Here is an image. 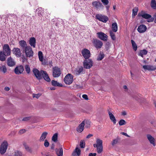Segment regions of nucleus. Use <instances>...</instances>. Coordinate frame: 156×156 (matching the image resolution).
<instances>
[{
    "instance_id": "obj_1",
    "label": "nucleus",
    "mask_w": 156,
    "mask_h": 156,
    "mask_svg": "<svg viewBox=\"0 0 156 156\" xmlns=\"http://www.w3.org/2000/svg\"><path fill=\"white\" fill-rule=\"evenodd\" d=\"M102 140L99 138L96 139V144H93L94 147L97 148V151L98 154L101 153L103 151V147Z\"/></svg>"
},
{
    "instance_id": "obj_2",
    "label": "nucleus",
    "mask_w": 156,
    "mask_h": 156,
    "mask_svg": "<svg viewBox=\"0 0 156 156\" xmlns=\"http://www.w3.org/2000/svg\"><path fill=\"white\" fill-rule=\"evenodd\" d=\"M138 15L144 19H147V21L148 22H152L154 21V18L152 17L151 15L147 13H144L143 11H141V13H139Z\"/></svg>"
},
{
    "instance_id": "obj_3",
    "label": "nucleus",
    "mask_w": 156,
    "mask_h": 156,
    "mask_svg": "<svg viewBox=\"0 0 156 156\" xmlns=\"http://www.w3.org/2000/svg\"><path fill=\"white\" fill-rule=\"evenodd\" d=\"M65 83L66 84L70 85L73 81V75L70 73L66 75L64 79Z\"/></svg>"
},
{
    "instance_id": "obj_4",
    "label": "nucleus",
    "mask_w": 156,
    "mask_h": 156,
    "mask_svg": "<svg viewBox=\"0 0 156 156\" xmlns=\"http://www.w3.org/2000/svg\"><path fill=\"white\" fill-rule=\"evenodd\" d=\"M83 63L84 67L87 69H90L93 65V62L90 59H85Z\"/></svg>"
},
{
    "instance_id": "obj_5",
    "label": "nucleus",
    "mask_w": 156,
    "mask_h": 156,
    "mask_svg": "<svg viewBox=\"0 0 156 156\" xmlns=\"http://www.w3.org/2000/svg\"><path fill=\"white\" fill-rule=\"evenodd\" d=\"M3 52L6 56H9L11 55V49L8 44H5L3 46Z\"/></svg>"
},
{
    "instance_id": "obj_6",
    "label": "nucleus",
    "mask_w": 156,
    "mask_h": 156,
    "mask_svg": "<svg viewBox=\"0 0 156 156\" xmlns=\"http://www.w3.org/2000/svg\"><path fill=\"white\" fill-rule=\"evenodd\" d=\"M52 75L54 77H59L61 74V70L60 68L55 66L53 68Z\"/></svg>"
},
{
    "instance_id": "obj_7",
    "label": "nucleus",
    "mask_w": 156,
    "mask_h": 156,
    "mask_svg": "<svg viewBox=\"0 0 156 156\" xmlns=\"http://www.w3.org/2000/svg\"><path fill=\"white\" fill-rule=\"evenodd\" d=\"M8 144L6 141H4L1 144L0 147V152L1 154L5 153L6 151Z\"/></svg>"
},
{
    "instance_id": "obj_8",
    "label": "nucleus",
    "mask_w": 156,
    "mask_h": 156,
    "mask_svg": "<svg viewBox=\"0 0 156 156\" xmlns=\"http://www.w3.org/2000/svg\"><path fill=\"white\" fill-rule=\"evenodd\" d=\"M23 51L25 53L27 57H30L33 56V51L30 46H28V47H27L25 50H23Z\"/></svg>"
},
{
    "instance_id": "obj_9",
    "label": "nucleus",
    "mask_w": 156,
    "mask_h": 156,
    "mask_svg": "<svg viewBox=\"0 0 156 156\" xmlns=\"http://www.w3.org/2000/svg\"><path fill=\"white\" fill-rule=\"evenodd\" d=\"M81 53L84 58L85 59H88L90 57V51L87 49L84 48L81 51Z\"/></svg>"
},
{
    "instance_id": "obj_10",
    "label": "nucleus",
    "mask_w": 156,
    "mask_h": 156,
    "mask_svg": "<svg viewBox=\"0 0 156 156\" xmlns=\"http://www.w3.org/2000/svg\"><path fill=\"white\" fill-rule=\"evenodd\" d=\"M96 17L99 21L104 23H106L108 20L107 16L97 14L96 16Z\"/></svg>"
},
{
    "instance_id": "obj_11",
    "label": "nucleus",
    "mask_w": 156,
    "mask_h": 156,
    "mask_svg": "<svg viewBox=\"0 0 156 156\" xmlns=\"http://www.w3.org/2000/svg\"><path fill=\"white\" fill-rule=\"evenodd\" d=\"M92 42L94 46L97 48H101L103 45L102 41L97 39H94Z\"/></svg>"
},
{
    "instance_id": "obj_12",
    "label": "nucleus",
    "mask_w": 156,
    "mask_h": 156,
    "mask_svg": "<svg viewBox=\"0 0 156 156\" xmlns=\"http://www.w3.org/2000/svg\"><path fill=\"white\" fill-rule=\"evenodd\" d=\"M33 72L35 76L37 79L40 80L42 79V74L41 73V71H39L37 69L34 68L33 69Z\"/></svg>"
},
{
    "instance_id": "obj_13",
    "label": "nucleus",
    "mask_w": 156,
    "mask_h": 156,
    "mask_svg": "<svg viewBox=\"0 0 156 156\" xmlns=\"http://www.w3.org/2000/svg\"><path fill=\"white\" fill-rule=\"evenodd\" d=\"M24 70V68L23 66H16L14 69L15 73L17 75L22 74Z\"/></svg>"
},
{
    "instance_id": "obj_14",
    "label": "nucleus",
    "mask_w": 156,
    "mask_h": 156,
    "mask_svg": "<svg viewBox=\"0 0 156 156\" xmlns=\"http://www.w3.org/2000/svg\"><path fill=\"white\" fill-rule=\"evenodd\" d=\"M98 37L101 40L104 41H107V38L108 37L107 35L104 33L101 32H98L97 33Z\"/></svg>"
},
{
    "instance_id": "obj_15",
    "label": "nucleus",
    "mask_w": 156,
    "mask_h": 156,
    "mask_svg": "<svg viewBox=\"0 0 156 156\" xmlns=\"http://www.w3.org/2000/svg\"><path fill=\"white\" fill-rule=\"evenodd\" d=\"M92 5L93 6L95 7L98 9H103L104 8V6L99 2L95 1L92 2Z\"/></svg>"
},
{
    "instance_id": "obj_16",
    "label": "nucleus",
    "mask_w": 156,
    "mask_h": 156,
    "mask_svg": "<svg viewBox=\"0 0 156 156\" xmlns=\"http://www.w3.org/2000/svg\"><path fill=\"white\" fill-rule=\"evenodd\" d=\"M143 67L144 70L148 71H154L156 69V66L151 65H144L143 66Z\"/></svg>"
},
{
    "instance_id": "obj_17",
    "label": "nucleus",
    "mask_w": 156,
    "mask_h": 156,
    "mask_svg": "<svg viewBox=\"0 0 156 156\" xmlns=\"http://www.w3.org/2000/svg\"><path fill=\"white\" fill-rule=\"evenodd\" d=\"M13 54L16 57H20L21 55V53L20 48H14L12 50Z\"/></svg>"
},
{
    "instance_id": "obj_18",
    "label": "nucleus",
    "mask_w": 156,
    "mask_h": 156,
    "mask_svg": "<svg viewBox=\"0 0 156 156\" xmlns=\"http://www.w3.org/2000/svg\"><path fill=\"white\" fill-rule=\"evenodd\" d=\"M146 136L148 140L149 141L150 143L152 144L154 146L155 145V139L151 135L149 134H147Z\"/></svg>"
},
{
    "instance_id": "obj_19",
    "label": "nucleus",
    "mask_w": 156,
    "mask_h": 156,
    "mask_svg": "<svg viewBox=\"0 0 156 156\" xmlns=\"http://www.w3.org/2000/svg\"><path fill=\"white\" fill-rule=\"evenodd\" d=\"M41 73L42 74L41 77L42 76L46 81L47 82H50V79L46 71L41 70Z\"/></svg>"
},
{
    "instance_id": "obj_20",
    "label": "nucleus",
    "mask_w": 156,
    "mask_h": 156,
    "mask_svg": "<svg viewBox=\"0 0 156 156\" xmlns=\"http://www.w3.org/2000/svg\"><path fill=\"white\" fill-rule=\"evenodd\" d=\"M7 62L8 65L10 67L13 66L15 65V62L11 57L8 58Z\"/></svg>"
},
{
    "instance_id": "obj_21",
    "label": "nucleus",
    "mask_w": 156,
    "mask_h": 156,
    "mask_svg": "<svg viewBox=\"0 0 156 156\" xmlns=\"http://www.w3.org/2000/svg\"><path fill=\"white\" fill-rule=\"evenodd\" d=\"M146 26L144 25H140L138 28L137 30L140 33H143L145 32L147 30Z\"/></svg>"
},
{
    "instance_id": "obj_22",
    "label": "nucleus",
    "mask_w": 156,
    "mask_h": 156,
    "mask_svg": "<svg viewBox=\"0 0 156 156\" xmlns=\"http://www.w3.org/2000/svg\"><path fill=\"white\" fill-rule=\"evenodd\" d=\"M83 69V67H78L73 71V73L75 75H79L82 72Z\"/></svg>"
},
{
    "instance_id": "obj_23",
    "label": "nucleus",
    "mask_w": 156,
    "mask_h": 156,
    "mask_svg": "<svg viewBox=\"0 0 156 156\" xmlns=\"http://www.w3.org/2000/svg\"><path fill=\"white\" fill-rule=\"evenodd\" d=\"M85 125V122L83 121L77 127L76 130L80 133L84 129V126Z\"/></svg>"
},
{
    "instance_id": "obj_24",
    "label": "nucleus",
    "mask_w": 156,
    "mask_h": 156,
    "mask_svg": "<svg viewBox=\"0 0 156 156\" xmlns=\"http://www.w3.org/2000/svg\"><path fill=\"white\" fill-rule=\"evenodd\" d=\"M36 39L34 37H31L29 40V43L30 45L34 48L36 46Z\"/></svg>"
},
{
    "instance_id": "obj_25",
    "label": "nucleus",
    "mask_w": 156,
    "mask_h": 156,
    "mask_svg": "<svg viewBox=\"0 0 156 156\" xmlns=\"http://www.w3.org/2000/svg\"><path fill=\"white\" fill-rule=\"evenodd\" d=\"M108 114L110 119L113 122L114 124H115L116 122V120L113 114L110 112H108Z\"/></svg>"
},
{
    "instance_id": "obj_26",
    "label": "nucleus",
    "mask_w": 156,
    "mask_h": 156,
    "mask_svg": "<svg viewBox=\"0 0 156 156\" xmlns=\"http://www.w3.org/2000/svg\"><path fill=\"white\" fill-rule=\"evenodd\" d=\"M19 44L22 48L25 50L27 47H28L26 42L24 40H21L19 42Z\"/></svg>"
},
{
    "instance_id": "obj_27",
    "label": "nucleus",
    "mask_w": 156,
    "mask_h": 156,
    "mask_svg": "<svg viewBox=\"0 0 156 156\" xmlns=\"http://www.w3.org/2000/svg\"><path fill=\"white\" fill-rule=\"evenodd\" d=\"M48 134V133L47 132H43L40 138L39 141L40 142L44 141L46 138Z\"/></svg>"
},
{
    "instance_id": "obj_28",
    "label": "nucleus",
    "mask_w": 156,
    "mask_h": 156,
    "mask_svg": "<svg viewBox=\"0 0 156 156\" xmlns=\"http://www.w3.org/2000/svg\"><path fill=\"white\" fill-rule=\"evenodd\" d=\"M56 154L58 156H62L63 150L62 148L59 149H56L55 150Z\"/></svg>"
},
{
    "instance_id": "obj_29",
    "label": "nucleus",
    "mask_w": 156,
    "mask_h": 156,
    "mask_svg": "<svg viewBox=\"0 0 156 156\" xmlns=\"http://www.w3.org/2000/svg\"><path fill=\"white\" fill-rule=\"evenodd\" d=\"M36 12H37L38 15L39 16H42L44 14V10L41 7L37 9L36 10Z\"/></svg>"
},
{
    "instance_id": "obj_30",
    "label": "nucleus",
    "mask_w": 156,
    "mask_h": 156,
    "mask_svg": "<svg viewBox=\"0 0 156 156\" xmlns=\"http://www.w3.org/2000/svg\"><path fill=\"white\" fill-rule=\"evenodd\" d=\"M81 150L80 148L76 147L75 150L73 152L72 154L73 155H75L76 154L77 155L79 156L80 154Z\"/></svg>"
},
{
    "instance_id": "obj_31",
    "label": "nucleus",
    "mask_w": 156,
    "mask_h": 156,
    "mask_svg": "<svg viewBox=\"0 0 156 156\" xmlns=\"http://www.w3.org/2000/svg\"><path fill=\"white\" fill-rule=\"evenodd\" d=\"M112 31L114 32H116L118 30V26L116 23H114L112 24Z\"/></svg>"
},
{
    "instance_id": "obj_32",
    "label": "nucleus",
    "mask_w": 156,
    "mask_h": 156,
    "mask_svg": "<svg viewBox=\"0 0 156 156\" xmlns=\"http://www.w3.org/2000/svg\"><path fill=\"white\" fill-rule=\"evenodd\" d=\"M51 84L53 86H54L62 87V84H60L57 81L54 80L51 81Z\"/></svg>"
},
{
    "instance_id": "obj_33",
    "label": "nucleus",
    "mask_w": 156,
    "mask_h": 156,
    "mask_svg": "<svg viewBox=\"0 0 156 156\" xmlns=\"http://www.w3.org/2000/svg\"><path fill=\"white\" fill-rule=\"evenodd\" d=\"M147 53V50L145 49H144L142 50H141L139 53V55L141 56L142 57H143V55H146Z\"/></svg>"
},
{
    "instance_id": "obj_34",
    "label": "nucleus",
    "mask_w": 156,
    "mask_h": 156,
    "mask_svg": "<svg viewBox=\"0 0 156 156\" xmlns=\"http://www.w3.org/2000/svg\"><path fill=\"white\" fill-rule=\"evenodd\" d=\"M5 55L4 54L2 51H0V60L1 61H4L5 59Z\"/></svg>"
},
{
    "instance_id": "obj_35",
    "label": "nucleus",
    "mask_w": 156,
    "mask_h": 156,
    "mask_svg": "<svg viewBox=\"0 0 156 156\" xmlns=\"http://www.w3.org/2000/svg\"><path fill=\"white\" fill-rule=\"evenodd\" d=\"M133 48L134 50L136 51L137 49V46L135 42L133 40H131Z\"/></svg>"
},
{
    "instance_id": "obj_36",
    "label": "nucleus",
    "mask_w": 156,
    "mask_h": 156,
    "mask_svg": "<svg viewBox=\"0 0 156 156\" xmlns=\"http://www.w3.org/2000/svg\"><path fill=\"white\" fill-rule=\"evenodd\" d=\"M112 30L109 31L110 35L112 39L113 40H115L116 39L114 33Z\"/></svg>"
},
{
    "instance_id": "obj_37",
    "label": "nucleus",
    "mask_w": 156,
    "mask_h": 156,
    "mask_svg": "<svg viewBox=\"0 0 156 156\" xmlns=\"http://www.w3.org/2000/svg\"><path fill=\"white\" fill-rule=\"evenodd\" d=\"M151 5L152 8L156 9V2L155 0H151Z\"/></svg>"
},
{
    "instance_id": "obj_38",
    "label": "nucleus",
    "mask_w": 156,
    "mask_h": 156,
    "mask_svg": "<svg viewBox=\"0 0 156 156\" xmlns=\"http://www.w3.org/2000/svg\"><path fill=\"white\" fill-rule=\"evenodd\" d=\"M38 55L40 61L42 62L43 61V58L42 52L41 51H39Z\"/></svg>"
},
{
    "instance_id": "obj_39",
    "label": "nucleus",
    "mask_w": 156,
    "mask_h": 156,
    "mask_svg": "<svg viewBox=\"0 0 156 156\" xmlns=\"http://www.w3.org/2000/svg\"><path fill=\"white\" fill-rule=\"evenodd\" d=\"M58 139V133H55L54 134L52 137V140L54 142H56L57 141Z\"/></svg>"
},
{
    "instance_id": "obj_40",
    "label": "nucleus",
    "mask_w": 156,
    "mask_h": 156,
    "mask_svg": "<svg viewBox=\"0 0 156 156\" xmlns=\"http://www.w3.org/2000/svg\"><path fill=\"white\" fill-rule=\"evenodd\" d=\"M104 57V55L100 53L97 57V60L98 61L101 60Z\"/></svg>"
},
{
    "instance_id": "obj_41",
    "label": "nucleus",
    "mask_w": 156,
    "mask_h": 156,
    "mask_svg": "<svg viewBox=\"0 0 156 156\" xmlns=\"http://www.w3.org/2000/svg\"><path fill=\"white\" fill-rule=\"evenodd\" d=\"M7 69L6 67L5 66H2L1 67L0 71L4 73L7 72Z\"/></svg>"
},
{
    "instance_id": "obj_42",
    "label": "nucleus",
    "mask_w": 156,
    "mask_h": 156,
    "mask_svg": "<svg viewBox=\"0 0 156 156\" xmlns=\"http://www.w3.org/2000/svg\"><path fill=\"white\" fill-rule=\"evenodd\" d=\"M138 10V9L137 8L135 7L133 9L132 14L133 17H134L136 15H137Z\"/></svg>"
},
{
    "instance_id": "obj_43",
    "label": "nucleus",
    "mask_w": 156,
    "mask_h": 156,
    "mask_svg": "<svg viewBox=\"0 0 156 156\" xmlns=\"http://www.w3.org/2000/svg\"><path fill=\"white\" fill-rule=\"evenodd\" d=\"M14 156H22V153L19 151H15L14 153Z\"/></svg>"
},
{
    "instance_id": "obj_44",
    "label": "nucleus",
    "mask_w": 156,
    "mask_h": 156,
    "mask_svg": "<svg viewBox=\"0 0 156 156\" xmlns=\"http://www.w3.org/2000/svg\"><path fill=\"white\" fill-rule=\"evenodd\" d=\"M80 147L81 148H84L85 147V142L83 140H81L80 142Z\"/></svg>"
},
{
    "instance_id": "obj_45",
    "label": "nucleus",
    "mask_w": 156,
    "mask_h": 156,
    "mask_svg": "<svg viewBox=\"0 0 156 156\" xmlns=\"http://www.w3.org/2000/svg\"><path fill=\"white\" fill-rule=\"evenodd\" d=\"M25 68L27 73L29 74L30 72V68L29 65H25Z\"/></svg>"
},
{
    "instance_id": "obj_46",
    "label": "nucleus",
    "mask_w": 156,
    "mask_h": 156,
    "mask_svg": "<svg viewBox=\"0 0 156 156\" xmlns=\"http://www.w3.org/2000/svg\"><path fill=\"white\" fill-rule=\"evenodd\" d=\"M90 122L89 121H86L85 122V127L87 128L90 127Z\"/></svg>"
},
{
    "instance_id": "obj_47",
    "label": "nucleus",
    "mask_w": 156,
    "mask_h": 156,
    "mask_svg": "<svg viewBox=\"0 0 156 156\" xmlns=\"http://www.w3.org/2000/svg\"><path fill=\"white\" fill-rule=\"evenodd\" d=\"M119 125L122 126L125 125L126 123V122L123 119H121L119 121Z\"/></svg>"
},
{
    "instance_id": "obj_48",
    "label": "nucleus",
    "mask_w": 156,
    "mask_h": 156,
    "mask_svg": "<svg viewBox=\"0 0 156 156\" xmlns=\"http://www.w3.org/2000/svg\"><path fill=\"white\" fill-rule=\"evenodd\" d=\"M24 146L25 148L28 151L30 152L31 151V149L30 147L28 145L26 144H24Z\"/></svg>"
},
{
    "instance_id": "obj_49",
    "label": "nucleus",
    "mask_w": 156,
    "mask_h": 156,
    "mask_svg": "<svg viewBox=\"0 0 156 156\" xmlns=\"http://www.w3.org/2000/svg\"><path fill=\"white\" fill-rule=\"evenodd\" d=\"M41 94H33V97L34 98H38L41 96Z\"/></svg>"
},
{
    "instance_id": "obj_50",
    "label": "nucleus",
    "mask_w": 156,
    "mask_h": 156,
    "mask_svg": "<svg viewBox=\"0 0 156 156\" xmlns=\"http://www.w3.org/2000/svg\"><path fill=\"white\" fill-rule=\"evenodd\" d=\"M101 1L105 5H107L109 3L108 0H101Z\"/></svg>"
},
{
    "instance_id": "obj_51",
    "label": "nucleus",
    "mask_w": 156,
    "mask_h": 156,
    "mask_svg": "<svg viewBox=\"0 0 156 156\" xmlns=\"http://www.w3.org/2000/svg\"><path fill=\"white\" fill-rule=\"evenodd\" d=\"M49 143L48 141L47 140H44V145L45 147H48L49 146Z\"/></svg>"
},
{
    "instance_id": "obj_52",
    "label": "nucleus",
    "mask_w": 156,
    "mask_h": 156,
    "mask_svg": "<svg viewBox=\"0 0 156 156\" xmlns=\"http://www.w3.org/2000/svg\"><path fill=\"white\" fill-rule=\"evenodd\" d=\"M118 142V140L116 139L114 140L112 143V146H114Z\"/></svg>"
},
{
    "instance_id": "obj_53",
    "label": "nucleus",
    "mask_w": 156,
    "mask_h": 156,
    "mask_svg": "<svg viewBox=\"0 0 156 156\" xmlns=\"http://www.w3.org/2000/svg\"><path fill=\"white\" fill-rule=\"evenodd\" d=\"M82 97L85 100H88V99L87 95L86 94H83L82 95Z\"/></svg>"
},
{
    "instance_id": "obj_54",
    "label": "nucleus",
    "mask_w": 156,
    "mask_h": 156,
    "mask_svg": "<svg viewBox=\"0 0 156 156\" xmlns=\"http://www.w3.org/2000/svg\"><path fill=\"white\" fill-rule=\"evenodd\" d=\"M30 119V117H26L24 118L23 119V120L24 121H27L29 120Z\"/></svg>"
},
{
    "instance_id": "obj_55",
    "label": "nucleus",
    "mask_w": 156,
    "mask_h": 156,
    "mask_svg": "<svg viewBox=\"0 0 156 156\" xmlns=\"http://www.w3.org/2000/svg\"><path fill=\"white\" fill-rule=\"evenodd\" d=\"M25 132V130L24 129H21L19 132V133L20 134H23Z\"/></svg>"
},
{
    "instance_id": "obj_56",
    "label": "nucleus",
    "mask_w": 156,
    "mask_h": 156,
    "mask_svg": "<svg viewBox=\"0 0 156 156\" xmlns=\"http://www.w3.org/2000/svg\"><path fill=\"white\" fill-rule=\"evenodd\" d=\"M93 136V135L91 134H88L87 136H86V138L87 139H89L92 136Z\"/></svg>"
},
{
    "instance_id": "obj_57",
    "label": "nucleus",
    "mask_w": 156,
    "mask_h": 156,
    "mask_svg": "<svg viewBox=\"0 0 156 156\" xmlns=\"http://www.w3.org/2000/svg\"><path fill=\"white\" fill-rule=\"evenodd\" d=\"M96 153H90L89 154V156H96Z\"/></svg>"
},
{
    "instance_id": "obj_58",
    "label": "nucleus",
    "mask_w": 156,
    "mask_h": 156,
    "mask_svg": "<svg viewBox=\"0 0 156 156\" xmlns=\"http://www.w3.org/2000/svg\"><path fill=\"white\" fill-rule=\"evenodd\" d=\"M121 134L128 137H130V136L129 135H128L126 133H125L124 132H121Z\"/></svg>"
},
{
    "instance_id": "obj_59",
    "label": "nucleus",
    "mask_w": 156,
    "mask_h": 156,
    "mask_svg": "<svg viewBox=\"0 0 156 156\" xmlns=\"http://www.w3.org/2000/svg\"><path fill=\"white\" fill-rule=\"evenodd\" d=\"M154 20V22L156 23V13H155L153 16Z\"/></svg>"
},
{
    "instance_id": "obj_60",
    "label": "nucleus",
    "mask_w": 156,
    "mask_h": 156,
    "mask_svg": "<svg viewBox=\"0 0 156 156\" xmlns=\"http://www.w3.org/2000/svg\"><path fill=\"white\" fill-rule=\"evenodd\" d=\"M4 90L6 91H8L10 90V88L9 87H5Z\"/></svg>"
},
{
    "instance_id": "obj_61",
    "label": "nucleus",
    "mask_w": 156,
    "mask_h": 156,
    "mask_svg": "<svg viewBox=\"0 0 156 156\" xmlns=\"http://www.w3.org/2000/svg\"><path fill=\"white\" fill-rule=\"evenodd\" d=\"M122 114L123 115H126V113L125 111H123L122 112Z\"/></svg>"
},
{
    "instance_id": "obj_62",
    "label": "nucleus",
    "mask_w": 156,
    "mask_h": 156,
    "mask_svg": "<svg viewBox=\"0 0 156 156\" xmlns=\"http://www.w3.org/2000/svg\"><path fill=\"white\" fill-rule=\"evenodd\" d=\"M10 16H12V17L13 16L14 18L16 17V19H17V16H16V15H14V14H12Z\"/></svg>"
},
{
    "instance_id": "obj_63",
    "label": "nucleus",
    "mask_w": 156,
    "mask_h": 156,
    "mask_svg": "<svg viewBox=\"0 0 156 156\" xmlns=\"http://www.w3.org/2000/svg\"><path fill=\"white\" fill-rule=\"evenodd\" d=\"M106 8L107 10H108L109 9V6L107 5L106 6Z\"/></svg>"
},
{
    "instance_id": "obj_64",
    "label": "nucleus",
    "mask_w": 156,
    "mask_h": 156,
    "mask_svg": "<svg viewBox=\"0 0 156 156\" xmlns=\"http://www.w3.org/2000/svg\"><path fill=\"white\" fill-rule=\"evenodd\" d=\"M123 88L124 89H127V87L126 86V85H124L123 86Z\"/></svg>"
}]
</instances>
